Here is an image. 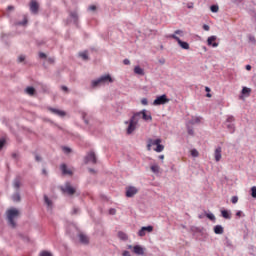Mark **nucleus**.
<instances>
[{"label": "nucleus", "mask_w": 256, "mask_h": 256, "mask_svg": "<svg viewBox=\"0 0 256 256\" xmlns=\"http://www.w3.org/2000/svg\"><path fill=\"white\" fill-rule=\"evenodd\" d=\"M161 143H162L161 138H157V139L149 138L147 140V151H151V148L153 146H156V148H154V151H156V153H162V151L165 150V146Z\"/></svg>", "instance_id": "nucleus-1"}, {"label": "nucleus", "mask_w": 256, "mask_h": 256, "mask_svg": "<svg viewBox=\"0 0 256 256\" xmlns=\"http://www.w3.org/2000/svg\"><path fill=\"white\" fill-rule=\"evenodd\" d=\"M19 217V210L13 208L7 211V220L9 225L15 229L17 227V223L15 222V219Z\"/></svg>", "instance_id": "nucleus-2"}, {"label": "nucleus", "mask_w": 256, "mask_h": 256, "mask_svg": "<svg viewBox=\"0 0 256 256\" xmlns=\"http://www.w3.org/2000/svg\"><path fill=\"white\" fill-rule=\"evenodd\" d=\"M125 125H128L126 128L127 135L133 134L135 129H137V125H139V121L137 117L133 114V116L129 119V121L125 122Z\"/></svg>", "instance_id": "nucleus-3"}, {"label": "nucleus", "mask_w": 256, "mask_h": 256, "mask_svg": "<svg viewBox=\"0 0 256 256\" xmlns=\"http://www.w3.org/2000/svg\"><path fill=\"white\" fill-rule=\"evenodd\" d=\"M105 83H113V78H111V75H104L97 80H93L92 87H99L100 85H105Z\"/></svg>", "instance_id": "nucleus-4"}, {"label": "nucleus", "mask_w": 256, "mask_h": 256, "mask_svg": "<svg viewBox=\"0 0 256 256\" xmlns=\"http://www.w3.org/2000/svg\"><path fill=\"white\" fill-rule=\"evenodd\" d=\"M136 119L139 121L140 119H143V121L151 122L153 121V116H151V112L147 110H142L140 112L134 113Z\"/></svg>", "instance_id": "nucleus-5"}, {"label": "nucleus", "mask_w": 256, "mask_h": 256, "mask_svg": "<svg viewBox=\"0 0 256 256\" xmlns=\"http://www.w3.org/2000/svg\"><path fill=\"white\" fill-rule=\"evenodd\" d=\"M62 193L65 195H69L70 197H73L75 193H77V188L71 186V183L67 182L64 187L61 188Z\"/></svg>", "instance_id": "nucleus-6"}, {"label": "nucleus", "mask_w": 256, "mask_h": 256, "mask_svg": "<svg viewBox=\"0 0 256 256\" xmlns=\"http://www.w3.org/2000/svg\"><path fill=\"white\" fill-rule=\"evenodd\" d=\"M169 98H167V95L163 94L161 96L156 97V99L153 101V105L158 106V105H165L169 103Z\"/></svg>", "instance_id": "nucleus-7"}, {"label": "nucleus", "mask_w": 256, "mask_h": 256, "mask_svg": "<svg viewBox=\"0 0 256 256\" xmlns=\"http://www.w3.org/2000/svg\"><path fill=\"white\" fill-rule=\"evenodd\" d=\"M169 37H170V39H174L175 41H177L178 45H179L182 49L189 50V43L183 42V41H182L181 39H179L178 36H176L175 34H170Z\"/></svg>", "instance_id": "nucleus-8"}, {"label": "nucleus", "mask_w": 256, "mask_h": 256, "mask_svg": "<svg viewBox=\"0 0 256 256\" xmlns=\"http://www.w3.org/2000/svg\"><path fill=\"white\" fill-rule=\"evenodd\" d=\"M86 163H92L95 165L97 163V156L95 155V152L90 151L85 157Z\"/></svg>", "instance_id": "nucleus-9"}, {"label": "nucleus", "mask_w": 256, "mask_h": 256, "mask_svg": "<svg viewBox=\"0 0 256 256\" xmlns=\"http://www.w3.org/2000/svg\"><path fill=\"white\" fill-rule=\"evenodd\" d=\"M139 193V190L135 186H129L126 188V197H135Z\"/></svg>", "instance_id": "nucleus-10"}, {"label": "nucleus", "mask_w": 256, "mask_h": 256, "mask_svg": "<svg viewBox=\"0 0 256 256\" xmlns=\"http://www.w3.org/2000/svg\"><path fill=\"white\" fill-rule=\"evenodd\" d=\"M30 11L33 15H37L39 13V3L37 0H31L30 2Z\"/></svg>", "instance_id": "nucleus-11"}, {"label": "nucleus", "mask_w": 256, "mask_h": 256, "mask_svg": "<svg viewBox=\"0 0 256 256\" xmlns=\"http://www.w3.org/2000/svg\"><path fill=\"white\" fill-rule=\"evenodd\" d=\"M152 231H153V226H144L139 230L138 235L139 237H145L147 233H152Z\"/></svg>", "instance_id": "nucleus-12"}, {"label": "nucleus", "mask_w": 256, "mask_h": 256, "mask_svg": "<svg viewBox=\"0 0 256 256\" xmlns=\"http://www.w3.org/2000/svg\"><path fill=\"white\" fill-rule=\"evenodd\" d=\"M128 249H132L133 253H135V255H143L145 253V249L139 245L136 246H128Z\"/></svg>", "instance_id": "nucleus-13"}, {"label": "nucleus", "mask_w": 256, "mask_h": 256, "mask_svg": "<svg viewBox=\"0 0 256 256\" xmlns=\"http://www.w3.org/2000/svg\"><path fill=\"white\" fill-rule=\"evenodd\" d=\"M215 41H217V36H210L207 39V45H209V47H219V43Z\"/></svg>", "instance_id": "nucleus-14"}, {"label": "nucleus", "mask_w": 256, "mask_h": 256, "mask_svg": "<svg viewBox=\"0 0 256 256\" xmlns=\"http://www.w3.org/2000/svg\"><path fill=\"white\" fill-rule=\"evenodd\" d=\"M222 149L221 147H217L214 151V159L216 163H219V161H221V157H222Z\"/></svg>", "instance_id": "nucleus-15"}, {"label": "nucleus", "mask_w": 256, "mask_h": 256, "mask_svg": "<svg viewBox=\"0 0 256 256\" xmlns=\"http://www.w3.org/2000/svg\"><path fill=\"white\" fill-rule=\"evenodd\" d=\"M49 111L54 115H58V117H65L66 115L65 111H62L56 108H49Z\"/></svg>", "instance_id": "nucleus-16"}, {"label": "nucleus", "mask_w": 256, "mask_h": 256, "mask_svg": "<svg viewBox=\"0 0 256 256\" xmlns=\"http://www.w3.org/2000/svg\"><path fill=\"white\" fill-rule=\"evenodd\" d=\"M60 169H61L63 175H73V171L69 170V169L67 168V165H66V164H62V165L60 166Z\"/></svg>", "instance_id": "nucleus-17"}, {"label": "nucleus", "mask_w": 256, "mask_h": 256, "mask_svg": "<svg viewBox=\"0 0 256 256\" xmlns=\"http://www.w3.org/2000/svg\"><path fill=\"white\" fill-rule=\"evenodd\" d=\"M224 229H223V226H221V225H216L215 227H214V233L216 234V235H223V233H224Z\"/></svg>", "instance_id": "nucleus-18"}, {"label": "nucleus", "mask_w": 256, "mask_h": 256, "mask_svg": "<svg viewBox=\"0 0 256 256\" xmlns=\"http://www.w3.org/2000/svg\"><path fill=\"white\" fill-rule=\"evenodd\" d=\"M79 239L84 245H87V243H89V237H87V235L83 233L79 234Z\"/></svg>", "instance_id": "nucleus-19"}, {"label": "nucleus", "mask_w": 256, "mask_h": 256, "mask_svg": "<svg viewBox=\"0 0 256 256\" xmlns=\"http://www.w3.org/2000/svg\"><path fill=\"white\" fill-rule=\"evenodd\" d=\"M13 187H14V189L19 190V188L21 187V178L20 177H17L14 180Z\"/></svg>", "instance_id": "nucleus-20"}, {"label": "nucleus", "mask_w": 256, "mask_h": 256, "mask_svg": "<svg viewBox=\"0 0 256 256\" xmlns=\"http://www.w3.org/2000/svg\"><path fill=\"white\" fill-rule=\"evenodd\" d=\"M134 73L136 75H145V70H143V68L139 67V66H136L134 68Z\"/></svg>", "instance_id": "nucleus-21"}, {"label": "nucleus", "mask_w": 256, "mask_h": 256, "mask_svg": "<svg viewBox=\"0 0 256 256\" xmlns=\"http://www.w3.org/2000/svg\"><path fill=\"white\" fill-rule=\"evenodd\" d=\"M150 169H151L152 173H155V174H157V173H159L161 171V168L157 164H153L150 167Z\"/></svg>", "instance_id": "nucleus-22"}, {"label": "nucleus", "mask_w": 256, "mask_h": 256, "mask_svg": "<svg viewBox=\"0 0 256 256\" xmlns=\"http://www.w3.org/2000/svg\"><path fill=\"white\" fill-rule=\"evenodd\" d=\"M12 201H15L16 203H19V201H21V195L19 194V192L13 194Z\"/></svg>", "instance_id": "nucleus-23"}, {"label": "nucleus", "mask_w": 256, "mask_h": 256, "mask_svg": "<svg viewBox=\"0 0 256 256\" xmlns=\"http://www.w3.org/2000/svg\"><path fill=\"white\" fill-rule=\"evenodd\" d=\"M221 215L224 217V219H231V214L227 210H222Z\"/></svg>", "instance_id": "nucleus-24"}, {"label": "nucleus", "mask_w": 256, "mask_h": 256, "mask_svg": "<svg viewBox=\"0 0 256 256\" xmlns=\"http://www.w3.org/2000/svg\"><path fill=\"white\" fill-rule=\"evenodd\" d=\"M79 57H81L84 61L89 60V55L87 54V51L79 53Z\"/></svg>", "instance_id": "nucleus-25"}, {"label": "nucleus", "mask_w": 256, "mask_h": 256, "mask_svg": "<svg viewBox=\"0 0 256 256\" xmlns=\"http://www.w3.org/2000/svg\"><path fill=\"white\" fill-rule=\"evenodd\" d=\"M227 129L230 133H235V124H227Z\"/></svg>", "instance_id": "nucleus-26"}, {"label": "nucleus", "mask_w": 256, "mask_h": 256, "mask_svg": "<svg viewBox=\"0 0 256 256\" xmlns=\"http://www.w3.org/2000/svg\"><path fill=\"white\" fill-rule=\"evenodd\" d=\"M119 239H122V241H127V234L124 232H118Z\"/></svg>", "instance_id": "nucleus-27"}, {"label": "nucleus", "mask_w": 256, "mask_h": 256, "mask_svg": "<svg viewBox=\"0 0 256 256\" xmlns=\"http://www.w3.org/2000/svg\"><path fill=\"white\" fill-rule=\"evenodd\" d=\"M26 93L28 95H35V88H33V87L26 88Z\"/></svg>", "instance_id": "nucleus-28"}, {"label": "nucleus", "mask_w": 256, "mask_h": 256, "mask_svg": "<svg viewBox=\"0 0 256 256\" xmlns=\"http://www.w3.org/2000/svg\"><path fill=\"white\" fill-rule=\"evenodd\" d=\"M174 35L177 37V35H179V37H185V32H183V30H176L174 32Z\"/></svg>", "instance_id": "nucleus-29"}, {"label": "nucleus", "mask_w": 256, "mask_h": 256, "mask_svg": "<svg viewBox=\"0 0 256 256\" xmlns=\"http://www.w3.org/2000/svg\"><path fill=\"white\" fill-rule=\"evenodd\" d=\"M191 123L192 125H195V123H201V117H193Z\"/></svg>", "instance_id": "nucleus-30"}, {"label": "nucleus", "mask_w": 256, "mask_h": 256, "mask_svg": "<svg viewBox=\"0 0 256 256\" xmlns=\"http://www.w3.org/2000/svg\"><path fill=\"white\" fill-rule=\"evenodd\" d=\"M249 93H251L250 88L243 87V89H242V95H249Z\"/></svg>", "instance_id": "nucleus-31"}, {"label": "nucleus", "mask_w": 256, "mask_h": 256, "mask_svg": "<svg viewBox=\"0 0 256 256\" xmlns=\"http://www.w3.org/2000/svg\"><path fill=\"white\" fill-rule=\"evenodd\" d=\"M210 10L212 11V13H217L219 11V6L217 5H212L210 7Z\"/></svg>", "instance_id": "nucleus-32"}, {"label": "nucleus", "mask_w": 256, "mask_h": 256, "mask_svg": "<svg viewBox=\"0 0 256 256\" xmlns=\"http://www.w3.org/2000/svg\"><path fill=\"white\" fill-rule=\"evenodd\" d=\"M191 155H192V157H199V151H197V149H192Z\"/></svg>", "instance_id": "nucleus-33"}, {"label": "nucleus", "mask_w": 256, "mask_h": 256, "mask_svg": "<svg viewBox=\"0 0 256 256\" xmlns=\"http://www.w3.org/2000/svg\"><path fill=\"white\" fill-rule=\"evenodd\" d=\"M251 196H252L254 199H256V186H253V187L251 188Z\"/></svg>", "instance_id": "nucleus-34"}, {"label": "nucleus", "mask_w": 256, "mask_h": 256, "mask_svg": "<svg viewBox=\"0 0 256 256\" xmlns=\"http://www.w3.org/2000/svg\"><path fill=\"white\" fill-rule=\"evenodd\" d=\"M40 256H53V254H51L49 251H42L40 252Z\"/></svg>", "instance_id": "nucleus-35"}, {"label": "nucleus", "mask_w": 256, "mask_h": 256, "mask_svg": "<svg viewBox=\"0 0 256 256\" xmlns=\"http://www.w3.org/2000/svg\"><path fill=\"white\" fill-rule=\"evenodd\" d=\"M235 121V117L233 116H228L226 123H233Z\"/></svg>", "instance_id": "nucleus-36"}, {"label": "nucleus", "mask_w": 256, "mask_h": 256, "mask_svg": "<svg viewBox=\"0 0 256 256\" xmlns=\"http://www.w3.org/2000/svg\"><path fill=\"white\" fill-rule=\"evenodd\" d=\"M44 201H45L46 205H48V207H51V201L49 200V197L44 196Z\"/></svg>", "instance_id": "nucleus-37"}, {"label": "nucleus", "mask_w": 256, "mask_h": 256, "mask_svg": "<svg viewBox=\"0 0 256 256\" xmlns=\"http://www.w3.org/2000/svg\"><path fill=\"white\" fill-rule=\"evenodd\" d=\"M248 39H249L250 43H256L255 36L249 35V36H248Z\"/></svg>", "instance_id": "nucleus-38"}, {"label": "nucleus", "mask_w": 256, "mask_h": 256, "mask_svg": "<svg viewBox=\"0 0 256 256\" xmlns=\"http://www.w3.org/2000/svg\"><path fill=\"white\" fill-rule=\"evenodd\" d=\"M206 217L210 219V221H215V215L213 214H206Z\"/></svg>", "instance_id": "nucleus-39"}, {"label": "nucleus", "mask_w": 256, "mask_h": 256, "mask_svg": "<svg viewBox=\"0 0 256 256\" xmlns=\"http://www.w3.org/2000/svg\"><path fill=\"white\" fill-rule=\"evenodd\" d=\"M5 147V139H0V151Z\"/></svg>", "instance_id": "nucleus-40"}, {"label": "nucleus", "mask_w": 256, "mask_h": 256, "mask_svg": "<svg viewBox=\"0 0 256 256\" xmlns=\"http://www.w3.org/2000/svg\"><path fill=\"white\" fill-rule=\"evenodd\" d=\"M62 149H63L64 153H66L67 155H68V153H71V148H69V147H63Z\"/></svg>", "instance_id": "nucleus-41"}, {"label": "nucleus", "mask_w": 256, "mask_h": 256, "mask_svg": "<svg viewBox=\"0 0 256 256\" xmlns=\"http://www.w3.org/2000/svg\"><path fill=\"white\" fill-rule=\"evenodd\" d=\"M39 57H40V59H47V54L40 52Z\"/></svg>", "instance_id": "nucleus-42"}, {"label": "nucleus", "mask_w": 256, "mask_h": 256, "mask_svg": "<svg viewBox=\"0 0 256 256\" xmlns=\"http://www.w3.org/2000/svg\"><path fill=\"white\" fill-rule=\"evenodd\" d=\"M141 104H142V105H149V101L147 100V98H143V99L141 100Z\"/></svg>", "instance_id": "nucleus-43"}, {"label": "nucleus", "mask_w": 256, "mask_h": 256, "mask_svg": "<svg viewBox=\"0 0 256 256\" xmlns=\"http://www.w3.org/2000/svg\"><path fill=\"white\" fill-rule=\"evenodd\" d=\"M231 201L235 205V203H237V201H239V198L237 196H233Z\"/></svg>", "instance_id": "nucleus-44"}, {"label": "nucleus", "mask_w": 256, "mask_h": 256, "mask_svg": "<svg viewBox=\"0 0 256 256\" xmlns=\"http://www.w3.org/2000/svg\"><path fill=\"white\" fill-rule=\"evenodd\" d=\"M71 17H72V19H74V21H77V14H76V12H71Z\"/></svg>", "instance_id": "nucleus-45"}, {"label": "nucleus", "mask_w": 256, "mask_h": 256, "mask_svg": "<svg viewBox=\"0 0 256 256\" xmlns=\"http://www.w3.org/2000/svg\"><path fill=\"white\" fill-rule=\"evenodd\" d=\"M19 63H23V61H25V56L24 55H20L18 58Z\"/></svg>", "instance_id": "nucleus-46"}, {"label": "nucleus", "mask_w": 256, "mask_h": 256, "mask_svg": "<svg viewBox=\"0 0 256 256\" xmlns=\"http://www.w3.org/2000/svg\"><path fill=\"white\" fill-rule=\"evenodd\" d=\"M18 25H27V16H24V21L18 23Z\"/></svg>", "instance_id": "nucleus-47"}, {"label": "nucleus", "mask_w": 256, "mask_h": 256, "mask_svg": "<svg viewBox=\"0 0 256 256\" xmlns=\"http://www.w3.org/2000/svg\"><path fill=\"white\" fill-rule=\"evenodd\" d=\"M203 29H204V31H209L211 29V27H209V25H207V24H204Z\"/></svg>", "instance_id": "nucleus-48"}, {"label": "nucleus", "mask_w": 256, "mask_h": 256, "mask_svg": "<svg viewBox=\"0 0 256 256\" xmlns=\"http://www.w3.org/2000/svg\"><path fill=\"white\" fill-rule=\"evenodd\" d=\"M115 213H117V210H115V209H113V208H111V209L109 210V214H110V215H115Z\"/></svg>", "instance_id": "nucleus-49"}, {"label": "nucleus", "mask_w": 256, "mask_h": 256, "mask_svg": "<svg viewBox=\"0 0 256 256\" xmlns=\"http://www.w3.org/2000/svg\"><path fill=\"white\" fill-rule=\"evenodd\" d=\"M123 63L124 65H131V61H129V59H124Z\"/></svg>", "instance_id": "nucleus-50"}, {"label": "nucleus", "mask_w": 256, "mask_h": 256, "mask_svg": "<svg viewBox=\"0 0 256 256\" xmlns=\"http://www.w3.org/2000/svg\"><path fill=\"white\" fill-rule=\"evenodd\" d=\"M188 135H194L193 128L188 127Z\"/></svg>", "instance_id": "nucleus-51"}, {"label": "nucleus", "mask_w": 256, "mask_h": 256, "mask_svg": "<svg viewBox=\"0 0 256 256\" xmlns=\"http://www.w3.org/2000/svg\"><path fill=\"white\" fill-rule=\"evenodd\" d=\"M96 9H97V6L95 5L89 6L90 11H96Z\"/></svg>", "instance_id": "nucleus-52"}, {"label": "nucleus", "mask_w": 256, "mask_h": 256, "mask_svg": "<svg viewBox=\"0 0 256 256\" xmlns=\"http://www.w3.org/2000/svg\"><path fill=\"white\" fill-rule=\"evenodd\" d=\"M236 217H243V212L242 211H238L236 213Z\"/></svg>", "instance_id": "nucleus-53"}, {"label": "nucleus", "mask_w": 256, "mask_h": 256, "mask_svg": "<svg viewBox=\"0 0 256 256\" xmlns=\"http://www.w3.org/2000/svg\"><path fill=\"white\" fill-rule=\"evenodd\" d=\"M35 160L38 161V162L41 161V156H39V155L36 154V155H35Z\"/></svg>", "instance_id": "nucleus-54"}, {"label": "nucleus", "mask_w": 256, "mask_h": 256, "mask_svg": "<svg viewBox=\"0 0 256 256\" xmlns=\"http://www.w3.org/2000/svg\"><path fill=\"white\" fill-rule=\"evenodd\" d=\"M122 255H123V256H131V254L129 253V251H124Z\"/></svg>", "instance_id": "nucleus-55"}, {"label": "nucleus", "mask_w": 256, "mask_h": 256, "mask_svg": "<svg viewBox=\"0 0 256 256\" xmlns=\"http://www.w3.org/2000/svg\"><path fill=\"white\" fill-rule=\"evenodd\" d=\"M73 213H74V215H77L79 213V209L78 208H74Z\"/></svg>", "instance_id": "nucleus-56"}, {"label": "nucleus", "mask_w": 256, "mask_h": 256, "mask_svg": "<svg viewBox=\"0 0 256 256\" xmlns=\"http://www.w3.org/2000/svg\"><path fill=\"white\" fill-rule=\"evenodd\" d=\"M188 9H193V3L187 4Z\"/></svg>", "instance_id": "nucleus-57"}, {"label": "nucleus", "mask_w": 256, "mask_h": 256, "mask_svg": "<svg viewBox=\"0 0 256 256\" xmlns=\"http://www.w3.org/2000/svg\"><path fill=\"white\" fill-rule=\"evenodd\" d=\"M205 91L207 92V93H211V88H209V87H205Z\"/></svg>", "instance_id": "nucleus-58"}, {"label": "nucleus", "mask_w": 256, "mask_h": 256, "mask_svg": "<svg viewBox=\"0 0 256 256\" xmlns=\"http://www.w3.org/2000/svg\"><path fill=\"white\" fill-rule=\"evenodd\" d=\"M246 71H251V65H246Z\"/></svg>", "instance_id": "nucleus-59"}, {"label": "nucleus", "mask_w": 256, "mask_h": 256, "mask_svg": "<svg viewBox=\"0 0 256 256\" xmlns=\"http://www.w3.org/2000/svg\"><path fill=\"white\" fill-rule=\"evenodd\" d=\"M13 9H15V7H13V6H8V11H13Z\"/></svg>", "instance_id": "nucleus-60"}, {"label": "nucleus", "mask_w": 256, "mask_h": 256, "mask_svg": "<svg viewBox=\"0 0 256 256\" xmlns=\"http://www.w3.org/2000/svg\"><path fill=\"white\" fill-rule=\"evenodd\" d=\"M62 91H67V86H62Z\"/></svg>", "instance_id": "nucleus-61"}, {"label": "nucleus", "mask_w": 256, "mask_h": 256, "mask_svg": "<svg viewBox=\"0 0 256 256\" xmlns=\"http://www.w3.org/2000/svg\"><path fill=\"white\" fill-rule=\"evenodd\" d=\"M159 159H161V160L165 159V155H160Z\"/></svg>", "instance_id": "nucleus-62"}, {"label": "nucleus", "mask_w": 256, "mask_h": 256, "mask_svg": "<svg viewBox=\"0 0 256 256\" xmlns=\"http://www.w3.org/2000/svg\"><path fill=\"white\" fill-rule=\"evenodd\" d=\"M42 173H43V175H47V170L43 169Z\"/></svg>", "instance_id": "nucleus-63"}, {"label": "nucleus", "mask_w": 256, "mask_h": 256, "mask_svg": "<svg viewBox=\"0 0 256 256\" xmlns=\"http://www.w3.org/2000/svg\"><path fill=\"white\" fill-rule=\"evenodd\" d=\"M206 97H211V94L210 93L206 94Z\"/></svg>", "instance_id": "nucleus-64"}]
</instances>
